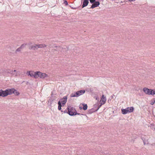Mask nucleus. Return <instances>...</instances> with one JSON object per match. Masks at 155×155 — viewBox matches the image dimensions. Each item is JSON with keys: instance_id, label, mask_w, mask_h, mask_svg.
<instances>
[{"instance_id": "7ed1b4c3", "label": "nucleus", "mask_w": 155, "mask_h": 155, "mask_svg": "<svg viewBox=\"0 0 155 155\" xmlns=\"http://www.w3.org/2000/svg\"><path fill=\"white\" fill-rule=\"evenodd\" d=\"M46 45L45 44H34V45L31 46L29 48V49L35 50L37 49L38 48H42L46 46Z\"/></svg>"}, {"instance_id": "e433bc0d", "label": "nucleus", "mask_w": 155, "mask_h": 155, "mask_svg": "<svg viewBox=\"0 0 155 155\" xmlns=\"http://www.w3.org/2000/svg\"><path fill=\"white\" fill-rule=\"evenodd\" d=\"M121 3H123V2H122V1H121Z\"/></svg>"}, {"instance_id": "7c9ffc66", "label": "nucleus", "mask_w": 155, "mask_h": 155, "mask_svg": "<svg viewBox=\"0 0 155 155\" xmlns=\"http://www.w3.org/2000/svg\"><path fill=\"white\" fill-rule=\"evenodd\" d=\"M20 48H21V49H22L24 48L21 45V46L20 47Z\"/></svg>"}, {"instance_id": "2f4dec72", "label": "nucleus", "mask_w": 155, "mask_h": 155, "mask_svg": "<svg viewBox=\"0 0 155 155\" xmlns=\"http://www.w3.org/2000/svg\"><path fill=\"white\" fill-rule=\"evenodd\" d=\"M127 1H129L130 2H131V0H127Z\"/></svg>"}, {"instance_id": "cd10ccee", "label": "nucleus", "mask_w": 155, "mask_h": 155, "mask_svg": "<svg viewBox=\"0 0 155 155\" xmlns=\"http://www.w3.org/2000/svg\"><path fill=\"white\" fill-rule=\"evenodd\" d=\"M64 4L66 5H68V3L67 1H65L64 2Z\"/></svg>"}, {"instance_id": "393cba45", "label": "nucleus", "mask_w": 155, "mask_h": 155, "mask_svg": "<svg viewBox=\"0 0 155 155\" xmlns=\"http://www.w3.org/2000/svg\"><path fill=\"white\" fill-rule=\"evenodd\" d=\"M90 2L91 3H93L95 2V0H89Z\"/></svg>"}, {"instance_id": "20e7f679", "label": "nucleus", "mask_w": 155, "mask_h": 155, "mask_svg": "<svg viewBox=\"0 0 155 155\" xmlns=\"http://www.w3.org/2000/svg\"><path fill=\"white\" fill-rule=\"evenodd\" d=\"M85 92L84 90H81L74 93H72L71 95V97H78L79 96L83 94Z\"/></svg>"}, {"instance_id": "c9c22d12", "label": "nucleus", "mask_w": 155, "mask_h": 155, "mask_svg": "<svg viewBox=\"0 0 155 155\" xmlns=\"http://www.w3.org/2000/svg\"><path fill=\"white\" fill-rule=\"evenodd\" d=\"M66 110L64 111V113H65L66 112Z\"/></svg>"}, {"instance_id": "72a5a7b5", "label": "nucleus", "mask_w": 155, "mask_h": 155, "mask_svg": "<svg viewBox=\"0 0 155 155\" xmlns=\"http://www.w3.org/2000/svg\"><path fill=\"white\" fill-rule=\"evenodd\" d=\"M131 2H133V1H135V0H131Z\"/></svg>"}, {"instance_id": "6e6552de", "label": "nucleus", "mask_w": 155, "mask_h": 155, "mask_svg": "<svg viewBox=\"0 0 155 155\" xmlns=\"http://www.w3.org/2000/svg\"><path fill=\"white\" fill-rule=\"evenodd\" d=\"M106 101V97H104V95H103L101 97V100L100 102V103H101L102 104H104L105 103Z\"/></svg>"}, {"instance_id": "9b49d317", "label": "nucleus", "mask_w": 155, "mask_h": 155, "mask_svg": "<svg viewBox=\"0 0 155 155\" xmlns=\"http://www.w3.org/2000/svg\"><path fill=\"white\" fill-rule=\"evenodd\" d=\"M129 107H127L125 109H121L122 113L123 114H126L127 113H129Z\"/></svg>"}, {"instance_id": "0eeeda50", "label": "nucleus", "mask_w": 155, "mask_h": 155, "mask_svg": "<svg viewBox=\"0 0 155 155\" xmlns=\"http://www.w3.org/2000/svg\"><path fill=\"white\" fill-rule=\"evenodd\" d=\"M67 97L66 96H64L63 98L61 99V102L63 105H65L67 101Z\"/></svg>"}, {"instance_id": "aec40b11", "label": "nucleus", "mask_w": 155, "mask_h": 155, "mask_svg": "<svg viewBox=\"0 0 155 155\" xmlns=\"http://www.w3.org/2000/svg\"><path fill=\"white\" fill-rule=\"evenodd\" d=\"M20 74V72L19 71H16L15 72V76H17L18 75H19Z\"/></svg>"}, {"instance_id": "f3484780", "label": "nucleus", "mask_w": 155, "mask_h": 155, "mask_svg": "<svg viewBox=\"0 0 155 155\" xmlns=\"http://www.w3.org/2000/svg\"><path fill=\"white\" fill-rule=\"evenodd\" d=\"M83 107V109L84 110H85L87 109V104H82Z\"/></svg>"}, {"instance_id": "a211bd4d", "label": "nucleus", "mask_w": 155, "mask_h": 155, "mask_svg": "<svg viewBox=\"0 0 155 155\" xmlns=\"http://www.w3.org/2000/svg\"><path fill=\"white\" fill-rule=\"evenodd\" d=\"M134 110V108L133 107H130L129 108V113L132 112Z\"/></svg>"}, {"instance_id": "c756f323", "label": "nucleus", "mask_w": 155, "mask_h": 155, "mask_svg": "<svg viewBox=\"0 0 155 155\" xmlns=\"http://www.w3.org/2000/svg\"><path fill=\"white\" fill-rule=\"evenodd\" d=\"M95 98H96V100H98H98L99 98H98L96 96V97H95Z\"/></svg>"}, {"instance_id": "f257e3e1", "label": "nucleus", "mask_w": 155, "mask_h": 155, "mask_svg": "<svg viewBox=\"0 0 155 155\" xmlns=\"http://www.w3.org/2000/svg\"><path fill=\"white\" fill-rule=\"evenodd\" d=\"M14 91V89H7L5 91L0 90V97H4L11 95L13 92Z\"/></svg>"}, {"instance_id": "4468645a", "label": "nucleus", "mask_w": 155, "mask_h": 155, "mask_svg": "<svg viewBox=\"0 0 155 155\" xmlns=\"http://www.w3.org/2000/svg\"><path fill=\"white\" fill-rule=\"evenodd\" d=\"M11 89H13L14 90L13 91V92L12 93V94L13 93L15 94V95H18L19 94V93L14 88H11Z\"/></svg>"}, {"instance_id": "6ab92c4d", "label": "nucleus", "mask_w": 155, "mask_h": 155, "mask_svg": "<svg viewBox=\"0 0 155 155\" xmlns=\"http://www.w3.org/2000/svg\"><path fill=\"white\" fill-rule=\"evenodd\" d=\"M16 71L15 70H14V71H10V73L11 74L15 76Z\"/></svg>"}, {"instance_id": "5701e85b", "label": "nucleus", "mask_w": 155, "mask_h": 155, "mask_svg": "<svg viewBox=\"0 0 155 155\" xmlns=\"http://www.w3.org/2000/svg\"><path fill=\"white\" fill-rule=\"evenodd\" d=\"M31 71H28L27 72V74L28 76H30L31 75Z\"/></svg>"}, {"instance_id": "39448f33", "label": "nucleus", "mask_w": 155, "mask_h": 155, "mask_svg": "<svg viewBox=\"0 0 155 155\" xmlns=\"http://www.w3.org/2000/svg\"><path fill=\"white\" fill-rule=\"evenodd\" d=\"M37 73L38 74L37 78L40 77L41 78L44 79L48 77V75L45 73H42L40 71H37Z\"/></svg>"}, {"instance_id": "473e14b6", "label": "nucleus", "mask_w": 155, "mask_h": 155, "mask_svg": "<svg viewBox=\"0 0 155 155\" xmlns=\"http://www.w3.org/2000/svg\"><path fill=\"white\" fill-rule=\"evenodd\" d=\"M79 108H80V109H82V107H79Z\"/></svg>"}, {"instance_id": "423d86ee", "label": "nucleus", "mask_w": 155, "mask_h": 155, "mask_svg": "<svg viewBox=\"0 0 155 155\" xmlns=\"http://www.w3.org/2000/svg\"><path fill=\"white\" fill-rule=\"evenodd\" d=\"M151 89H149L146 87H144L143 90V91L147 94L151 95Z\"/></svg>"}, {"instance_id": "f704fd0d", "label": "nucleus", "mask_w": 155, "mask_h": 155, "mask_svg": "<svg viewBox=\"0 0 155 155\" xmlns=\"http://www.w3.org/2000/svg\"><path fill=\"white\" fill-rule=\"evenodd\" d=\"M119 0H117V1L118 2H117V3H118V2H119Z\"/></svg>"}, {"instance_id": "b1692460", "label": "nucleus", "mask_w": 155, "mask_h": 155, "mask_svg": "<svg viewBox=\"0 0 155 155\" xmlns=\"http://www.w3.org/2000/svg\"><path fill=\"white\" fill-rule=\"evenodd\" d=\"M22 50L21 49V48L20 47L18 48V49H17L16 50V52H19L21 50Z\"/></svg>"}, {"instance_id": "c85d7f7f", "label": "nucleus", "mask_w": 155, "mask_h": 155, "mask_svg": "<svg viewBox=\"0 0 155 155\" xmlns=\"http://www.w3.org/2000/svg\"><path fill=\"white\" fill-rule=\"evenodd\" d=\"M98 105V104H95L94 105V107H96Z\"/></svg>"}, {"instance_id": "f03ea898", "label": "nucleus", "mask_w": 155, "mask_h": 155, "mask_svg": "<svg viewBox=\"0 0 155 155\" xmlns=\"http://www.w3.org/2000/svg\"><path fill=\"white\" fill-rule=\"evenodd\" d=\"M67 108L68 110V113L70 116H72L77 114L79 115L80 114L78 113L75 109L73 107L68 106Z\"/></svg>"}, {"instance_id": "a878e982", "label": "nucleus", "mask_w": 155, "mask_h": 155, "mask_svg": "<svg viewBox=\"0 0 155 155\" xmlns=\"http://www.w3.org/2000/svg\"><path fill=\"white\" fill-rule=\"evenodd\" d=\"M27 45L26 44H23L21 45L22 47L24 48Z\"/></svg>"}, {"instance_id": "1a4fd4ad", "label": "nucleus", "mask_w": 155, "mask_h": 155, "mask_svg": "<svg viewBox=\"0 0 155 155\" xmlns=\"http://www.w3.org/2000/svg\"><path fill=\"white\" fill-rule=\"evenodd\" d=\"M100 5L99 2L98 1H96L94 3H93L91 5V8H94L95 7H97L98 6Z\"/></svg>"}, {"instance_id": "dca6fc26", "label": "nucleus", "mask_w": 155, "mask_h": 155, "mask_svg": "<svg viewBox=\"0 0 155 155\" xmlns=\"http://www.w3.org/2000/svg\"><path fill=\"white\" fill-rule=\"evenodd\" d=\"M58 109L59 110H61V103L60 102V101H59L58 102Z\"/></svg>"}, {"instance_id": "412c9836", "label": "nucleus", "mask_w": 155, "mask_h": 155, "mask_svg": "<svg viewBox=\"0 0 155 155\" xmlns=\"http://www.w3.org/2000/svg\"><path fill=\"white\" fill-rule=\"evenodd\" d=\"M151 95H153L155 94V90H151Z\"/></svg>"}, {"instance_id": "9d476101", "label": "nucleus", "mask_w": 155, "mask_h": 155, "mask_svg": "<svg viewBox=\"0 0 155 155\" xmlns=\"http://www.w3.org/2000/svg\"><path fill=\"white\" fill-rule=\"evenodd\" d=\"M37 71L34 72L32 71H31V75L30 76L31 77H33L35 78H37Z\"/></svg>"}, {"instance_id": "bb28decb", "label": "nucleus", "mask_w": 155, "mask_h": 155, "mask_svg": "<svg viewBox=\"0 0 155 155\" xmlns=\"http://www.w3.org/2000/svg\"><path fill=\"white\" fill-rule=\"evenodd\" d=\"M155 100L152 101H151L150 104H151L153 105L154 104V103H155Z\"/></svg>"}, {"instance_id": "f8f14e48", "label": "nucleus", "mask_w": 155, "mask_h": 155, "mask_svg": "<svg viewBox=\"0 0 155 155\" xmlns=\"http://www.w3.org/2000/svg\"><path fill=\"white\" fill-rule=\"evenodd\" d=\"M89 3L88 0H84L83 4L82 5V8L87 6Z\"/></svg>"}, {"instance_id": "2eb2a0df", "label": "nucleus", "mask_w": 155, "mask_h": 155, "mask_svg": "<svg viewBox=\"0 0 155 155\" xmlns=\"http://www.w3.org/2000/svg\"><path fill=\"white\" fill-rule=\"evenodd\" d=\"M61 49L62 48L60 46H56L55 47L54 50L59 51H61Z\"/></svg>"}, {"instance_id": "ddd939ff", "label": "nucleus", "mask_w": 155, "mask_h": 155, "mask_svg": "<svg viewBox=\"0 0 155 155\" xmlns=\"http://www.w3.org/2000/svg\"><path fill=\"white\" fill-rule=\"evenodd\" d=\"M147 137L146 136H144L142 138V139L144 145H145L148 143L147 139L146 138Z\"/></svg>"}, {"instance_id": "4be33fe9", "label": "nucleus", "mask_w": 155, "mask_h": 155, "mask_svg": "<svg viewBox=\"0 0 155 155\" xmlns=\"http://www.w3.org/2000/svg\"><path fill=\"white\" fill-rule=\"evenodd\" d=\"M102 104H101H101L100 105H98V107H97V109H96V111H97V110H98V109L100 108L101 107V106H102Z\"/></svg>"}]
</instances>
